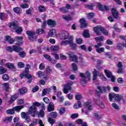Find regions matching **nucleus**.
I'll list each match as a JSON object with an SVG mask.
<instances>
[{"instance_id": "35", "label": "nucleus", "mask_w": 126, "mask_h": 126, "mask_svg": "<svg viewBox=\"0 0 126 126\" xmlns=\"http://www.w3.org/2000/svg\"><path fill=\"white\" fill-rule=\"evenodd\" d=\"M45 71L46 73H53V70L51 68V67L49 66L45 68Z\"/></svg>"}, {"instance_id": "11", "label": "nucleus", "mask_w": 126, "mask_h": 126, "mask_svg": "<svg viewBox=\"0 0 126 126\" xmlns=\"http://www.w3.org/2000/svg\"><path fill=\"white\" fill-rule=\"evenodd\" d=\"M86 74L80 73V75L82 79L81 80V84H82V86H85L86 85V80L87 79V77L85 75Z\"/></svg>"}, {"instance_id": "18", "label": "nucleus", "mask_w": 126, "mask_h": 126, "mask_svg": "<svg viewBox=\"0 0 126 126\" xmlns=\"http://www.w3.org/2000/svg\"><path fill=\"white\" fill-rule=\"evenodd\" d=\"M13 10L15 13H17V14H20L22 12V10L19 7H14Z\"/></svg>"}, {"instance_id": "50", "label": "nucleus", "mask_w": 126, "mask_h": 126, "mask_svg": "<svg viewBox=\"0 0 126 126\" xmlns=\"http://www.w3.org/2000/svg\"><path fill=\"white\" fill-rule=\"evenodd\" d=\"M36 33H38V34H43V33H45V31H44V29H39L36 30Z\"/></svg>"}, {"instance_id": "23", "label": "nucleus", "mask_w": 126, "mask_h": 126, "mask_svg": "<svg viewBox=\"0 0 126 126\" xmlns=\"http://www.w3.org/2000/svg\"><path fill=\"white\" fill-rule=\"evenodd\" d=\"M124 47H124V44L122 43L119 42L117 44L116 49H117V50H123V49H124Z\"/></svg>"}, {"instance_id": "43", "label": "nucleus", "mask_w": 126, "mask_h": 126, "mask_svg": "<svg viewBox=\"0 0 126 126\" xmlns=\"http://www.w3.org/2000/svg\"><path fill=\"white\" fill-rule=\"evenodd\" d=\"M60 11L61 12H63L64 13H66L68 12L67 10H66V8L63 7L59 8Z\"/></svg>"}, {"instance_id": "16", "label": "nucleus", "mask_w": 126, "mask_h": 126, "mask_svg": "<svg viewBox=\"0 0 126 126\" xmlns=\"http://www.w3.org/2000/svg\"><path fill=\"white\" fill-rule=\"evenodd\" d=\"M21 117L22 118V119H25V120L28 122H30V121H31V120L30 119V117H29V116H28V115L26 114L25 112H23L21 113Z\"/></svg>"}, {"instance_id": "30", "label": "nucleus", "mask_w": 126, "mask_h": 126, "mask_svg": "<svg viewBox=\"0 0 126 126\" xmlns=\"http://www.w3.org/2000/svg\"><path fill=\"white\" fill-rule=\"evenodd\" d=\"M7 70L5 69L3 66H0V74H3V73H5Z\"/></svg>"}, {"instance_id": "31", "label": "nucleus", "mask_w": 126, "mask_h": 126, "mask_svg": "<svg viewBox=\"0 0 126 126\" xmlns=\"http://www.w3.org/2000/svg\"><path fill=\"white\" fill-rule=\"evenodd\" d=\"M109 100H110V102H112V101H113V99H116V94H109Z\"/></svg>"}, {"instance_id": "4", "label": "nucleus", "mask_w": 126, "mask_h": 126, "mask_svg": "<svg viewBox=\"0 0 126 126\" xmlns=\"http://www.w3.org/2000/svg\"><path fill=\"white\" fill-rule=\"evenodd\" d=\"M73 35H71L70 37L69 40H63L61 42V45L63 46V45H70V46L73 49H76L77 48V45L75 43H73Z\"/></svg>"}, {"instance_id": "64", "label": "nucleus", "mask_w": 126, "mask_h": 126, "mask_svg": "<svg viewBox=\"0 0 126 126\" xmlns=\"http://www.w3.org/2000/svg\"><path fill=\"white\" fill-rule=\"evenodd\" d=\"M60 58L61 60H66V56L63 54V53H61L60 54Z\"/></svg>"}, {"instance_id": "3", "label": "nucleus", "mask_w": 126, "mask_h": 126, "mask_svg": "<svg viewBox=\"0 0 126 126\" xmlns=\"http://www.w3.org/2000/svg\"><path fill=\"white\" fill-rule=\"evenodd\" d=\"M93 30L96 35H97V36H100V35H101V32H102V33L104 34V35H105V36H108V31H106V30H105L103 27L96 26L93 28Z\"/></svg>"}, {"instance_id": "29", "label": "nucleus", "mask_w": 126, "mask_h": 126, "mask_svg": "<svg viewBox=\"0 0 126 126\" xmlns=\"http://www.w3.org/2000/svg\"><path fill=\"white\" fill-rule=\"evenodd\" d=\"M14 107L12 109H8L6 110L7 114H10V115H14L15 112L14 111Z\"/></svg>"}, {"instance_id": "38", "label": "nucleus", "mask_w": 126, "mask_h": 126, "mask_svg": "<svg viewBox=\"0 0 126 126\" xmlns=\"http://www.w3.org/2000/svg\"><path fill=\"white\" fill-rule=\"evenodd\" d=\"M65 108L64 107H62L59 110V114L60 115H63L65 113Z\"/></svg>"}, {"instance_id": "58", "label": "nucleus", "mask_w": 126, "mask_h": 126, "mask_svg": "<svg viewBox=\"0 0 126 126\" xmlns=\"http://www.w3.org/2000/svg\"><path fill=\"white\" fill-rule=\"evenodd\" d=\"M52 56H53L56 60H59L60 59V56H59V54L57 53H52Z\"/></svg>"}, {"instance_id": "57", "label": "nucleus", "mask_w": 126, "mask_h": 126, "mask_svg": "<svg viewBox=\"0 0 126 126\" xmlns=\"http://www.w3.org/2000/svg\"><path fill=\"white\" fill-rule=\"evenodd\" d=\"M71 118L73 120L74 119H77V118H78V113H75V114H73L71 115Z\"/></svg>"}, {"instance_id": "22", "label": "nucleus", "mask_w": 126, "mask_h": 126, "mask_svg": "<svg viewBox=\"0 0 126 126\" xmlns=\"http://www.w3.org/2000/svg\"><path fill=\"white\" fill-rule=\"evenodd\" d=\"M55 35V36L57 35V32H56V30L55 29H51L48 32V35L50 37H52V36H53Z\"/></svg>"}, {"instance_id": "32", "label": "nucleus", "mask_w": 126, "mask_h": 126, "mask_svg": "<svg viewBox=\"0 0 126 126\" xmlns=\"http://www.w3.org/2000/svg\"><path fill=\"white\" fill-rule=\"evenodd\" d=\"M115 100H117V101H121V100H123V96L115 94Z\"/></svg>"}, {"instance_id": "6", "label": "nucleus", "mask_w": 126, "mask_h": 126, "mask_svg": "<svg viewBox=\"0 0 126 126\" xmlns=\"http://www.w3.org/2000/svg\"><path fill=\"white\" fill-rule=\"evenodd\" d=\"M6 50L9 53H12V52H16V53H19V52H21L22 51V48L21 47H19L16 45H13L12 47L10 46H8L6 48Z\"/></svg>"}, {"instance_id": "21", "label": "nucleus", "mask_w": 126, "mask_h": 126, "mask_svg": "<svg viewBox=\"0 0 126 126\" xmlns=\"http://www.w3.org/2000/svg\"><path fill=\"white\" fill-rule=\"evenodd\" d=\"M47 24L48 25H51L52 26L55 27L57 25V23L56 22V21L50 19L47 21Z\"/></svg>"}, {"instance_id": "49", "label": "nucleus", "mask_w": 126, "mask_h": 126, "mask_svg": "<svg viewBox=\"0 0 126 126\" xmlns=\"http://www.w3.org/2000/svg\"><path fill=\"white\" fill-rule=\"evenodd\" d=\"M30 67H31L30 64H27L26 65V67L24 71L25 73H28V72H29V69L30 68Z\"/></svg>"}, {"instance_id": "61", "label": "nucleus", "mask_w": 126, "mask_h": 126, "mask_svg": "<svg viewBox=\"0 0 126 126\" xmlns=\"http://www.w3.org/2000/svg\"><path fill=\"white\" fill-rule=\"evenodd\" d=\"M82 38H77L76 39V43L77 44H78L79 45H81L82 44Z\"/></svg>"}, {"instance_id": "54", "label": "nucleus", "mask_w": 126, "mask_h": 126, "mask_svg": "<svg viewBox=\"0 0 126 126\" xmlns=\"http://www.w3.org/2000/svg\"><path fill=\"white\" fill-rule=\"evenodd\" d=\"M43 57L49 61V62H51L52 61V58H51V56L49 55H44Z\"/></svg>"}, {"instance_id": "36", "label": "nucleus", "mask_w": 126, "mask_h": 126, "mask_svg": "<svg viewBox=\"0 0 126 126\" xmlns=\"http://www.w3.org/2000/svg\"><path fill=\"white\" fill-rule=\"evenodd\" d=\"M2 78L3 80H4L5 81H7V80H9V76H8V75L6 74H5L2 75Z\"/></svg>"}, {"instance_id": "28", "label": "nucleus", "mask_w": 126, "mask_h": 126, "mask_svg": "<svg viewBox=\"0 0 126 126\" xmlns=\"http://www.w3.org/2000/svg\"><path fill=\"white\" fill-rule=\"evenodd\" d=\"M50 49L51 50V51H58L59 52L60 51V47H59V46H52L51 47H50Z\"/></svg>"}, {"instance_id": "1", "label": "nucleus", "mask_w": 126, "mask_h": 126, "mask_svg": "<svg viewBox=\"0 0 126 126\" xmlns=\"http://www.w3.org/2000/svg\"><path fill=\"white\" fill-rule=\"evenodd\" d=\"M23 39V38L22 37V36H16L15 37L14 39H13L11 38V37L8 35L6 36V41H7V42H8V43H9V44H10L11 45L13 44L15 41L16 42H18L15 43V45L17 46H17L18 47H20V46H21V45H22L23 43L22 42H21V41H22Z\"/></svg>"}, {"instance_id": "26", "label": "nucleus", "mask_w": 126, "mask_h": 126, "mask_svg": "<svg viewBox=\"0 0 126 126\" xmlns=\"http://www.w3.org/2000/svg\"><path fill=\"white\" fill-rule=\"evenodd\" d=\"M48 112H52V111H54V104L53 103L50 102L49 103L48 107Z\"/></svg>"}, {"instance_id": "24", "label": "nucleus", "mask_w": 126, "mask_h": 126, "mask_svg": "<svg viewBox=\"0 0 126 126\" xmlns=\"http://www.w3.org/2000/svg\"><path fill=\"white\" fill-rule=\"evenodd\" d=\"M96 51L98 54H102V53H103V52L105 51V48L104 47H101V48H95Z\"/></svg>"}, {"instance_id": "15", "label": "nucleus", "mask_w": 126, "mask_h": 126, "mask_svg": "<svg viewBox=\"0 0 126 126\" xmlns=\"http://www.w3.org/2000/svg\"><path fill=\"white\" fill-rule=\"evenodd\" d=\"M98 7L101 11H107V10H109V7L107 6H103L101 4H98Z\"/></svg>"}, {"instance_id": "55", "label": "nucleus", "mask_w": 126, "mask_h": 126, "mask_svg": "<svg viewBox=\"0 0 126 126\" xmlns=\"http://www.w3.org/2000/svg\"><path fill=\"white\" fill-rule=\"evenodd\" d=\"M94 117L96 119H97V120H100V119H102V115L98 113H95Z\"/></svg>"}, {"instance_id": "60", "label": "nucleus", "mask_w": 126, "mask_h": 126, "mask_svg": "<svg viewBox=\"0 0 126 126\" xmlns=\"http://www.w3.org/2000/svg\"><path fill=\"white\" fill-rule=\"evenodd\" d=\"M72 66L73 70H77L78 69L77 65H76L75 63H72Z\"/></svg>"}, {"instance_id": "42", "label": "nucleus", "mask_w": 126, "mask_h": 126, "mask_svg": "<svg viewBox=\"0 0 126 126\" xmlns=\"http://www.w3.org/2000/svg\"><path fill=\"white\" fill-rule=\"evenodd\" d=\"M5 66H7V67H8V68H13L14 67V64L11 63H7L5 64Z\"/></svg>"}, {"instance_id": "48", "label": "nucleus", "mask_w": 126, "mask_h": 126, "mask_svg": "<svg viewBox=\"0 0 126 126\" xmlns=\"http://www.w3.org/2000/svg\"><path fill=\"white\" fill-rule=\"evenodd\" d=\"M75 98L76 100L79 101V100H81V99H82V95L80 94H77L76 95Z\"/></svg>"}, {"instance_id": "45", "label": "nucleus", "mask_w": 126, "mask_h": 126, "mask_svg": "<svg viewBox=\"0 0 126 126\" xmlns=\"http://www.w3.org/2000/svg\"><path fill=\"white\" fill-rule=\"evenodd\" d=\"M38 9L40 12H44V11H46V8H45V6H40L38 7Z\"/></svg>"}, {"instance_id": "33", "label": "nucleus", "mask_w": 126, "mask_h": 126, "mask_svg": "<svg viewBox=\"0 0 126 126\" xmlns=\"http://www.w3.org/2000/svg\"><path fill=\"white\" fill-rule=\"evenodd\" d=\"M17 98H18V96L17 95V94H14L13 96H11V100H10V103H13V101H15Z\"/></svg>"}, {"instance_id": "41", "label": "nucleus", "mask_w": 126, "mask_h": 126, "mask_svg": "<svg viewBox=\"0 0 126 126\" xmlns=\"http://www.w3.org/2000/svg\"><path fill=\"white\" fill-rule=\"evenodd\" d=\"M19 56L20 58H25L26 53L24 51L19 52Z\"/></svg>"}, {"instance_id": "9", "label": "nucleus", "mask_w": 126, "mask_h": 126, "mask_svg": "<svg viewBox=\"0 0 126 126\" xmlns=\"http://www.w3.org/2000/svg\"><path fill=\"white\" fill-rule=\"evenodd\" d=\"M71 36V35L69 36V34H68L67 32H64L61 35V38L62 39V40H65V41H69Z\"/></svg>"}, {"instance_id": "34", "label": "nucleus", "mask_w": 126, "mask_h": 126, "mask_svg": "<svg viewBox=\"0 0 126 126\" xmlns=\"http://www.w3.org/2000/svg\"><path fill=\"white\" fill-rule=\"evenodd\" d=\"M62 17H63V19H64L65 20H67V21L72 20V17H71L70 16H67L63 15L62 16Z\"/></svg>"}, {"instance_id": "63", "label": "nucleus", "mask_w": 126, "mask_h": 126, "mask_svg": "<svg viewBox=\"0 0 126 126\" xmlns=\"http://www.w3.org/2000/svg\"><path fill=\"white\" fill-rule=\"evenodd\" d=\"M93 16H94V13H89L88 14V18L89 19H91Z\"/></svg>"}, {"instance_id": "19", "label": "nucleus", "mask_w": 126, "mask_h": 126, "mask_svg": "<svg viewBox=\"0 0 126 126\" xmlns=\"http://www.w3.org/2000/svg\"><path fill=\"white\" fill-rule=\"evenodd\" d=\"M104 73L106 74L107 77L108 78H111L112 76H113L112 74V72L110 71V70L105 69L104 70Z\"/></svg>"}, {"instance_id": "51", "label": "nucleus", "mask_w": 126, "mask_h": 126, "mask_svg": "<svg viewBox=\"0 0 126 126\" xmlns=\"http://www.w3.org/2000/svg\"><path fill=\"white\" fill-rule=\"evenodd\" d=\"M17 65L19 68H23L24 67V63L23 62H19Z\"/></svg>"}, {"instance_id": "53", "label": "nucleus", "mask_w": 126, "mask_h": 126, "mask_svg": "<svg viewBox=\"0 0 126 126\" xmlns=\"http://www.w3.org/2000/svg\"><path fill=\"white\" fill-rule=\"evenodd\" d=\"M112 106L114 109H116V110H120V107H119V105H118V104H117L116 103H112Z\"/></svg>"}, {"instance_id": "52", "label": "nucleus", "mask_w": 126, "mask_h": 126, "mask_svg": "<svg viewBox=\"0 0 126 126\" xmlns=\"http://www.w3.org/2000/svg\"><path fill=\"white\" fill-rule=\"evenodd\" d=\"M50 116L52 118H57L58 117V113L56 112H52L50 113Z\"/></svg>"}, {"instance_id": "2", "label": "nucleus", "mask_w": 126, "mask_h": 126, "mask_svg": "<svg viewBox=\"0 0 126 126\" xmlns=\"http://www.w3.org/2000/svg\"><path fill=\"white\" fill-rule=\"evenodd\" d=\"M19 25V23L17 21L11 22L8 24L9 27L12 28V29H14L15 32L17 33V34H20L22 32V28L21 27L18 26Z\"/></svg>"}, {"instance_id": "44", "label": "nucleus", "mask_w": 126, "mask_h": 126, "mask_svg": "<svg viewBox=\"0 0 126 126\" xmlns=\"http://www.w3.org/2000/svg\"><path fill=\"white\" fill-rule=\"evenodd\" d=\"M3 87L5 88L6 91H8V88H9V85L7 83H5L2 84Z\"/></svg>"}, {"instance_id": "25", "label": "nucleus", "mask_w": 126, "mask_h": 126, "mask_svg": "<svg viewBox=\"0 0 126 126\" xmlns=\"http://www.w3.org/2000/svg\"><path fill=\"white\" fill-rule=\"evenodd\" d=\"M50 90V89H48V88L44 89L42 91V95L45 96V95H47L48 93H49Z\"/></svg>"}, {"instance_id": "47", "label": "nucleus", "mask_w": 126, "mask_h": 126, "mask_svg": "<svg viewBox=\"0 0 126 126\" xmlns=\"http://www.w3.org/2000/svg\"><path fill=\"white\" fill-rule=\"evenodd\" d=\"M86 21L84 19H81L80 20V23L81 25H82V26H84L85 27H86V24H85Z\"/></svg>"}, {"instance_id": "46", "label": "nucleus", "mask_w": 126, "mask_h": 126, "mask_svg": "<svg viewBox=\"0 0 126 126\" xmlns=\"http://www.w3.org/2000/svg\"><path fill=\"white\" fill-rule=\"evenodd\" d=\"M48 120L49 123L52 126H53V125L56 123V121L54 119L50 117L48 118Z\"/></svg>"}, {"instance_id": "10", "label": "nucleus", "mask_w": 126, "mask_h": 126, "mask_svg": "<svg viewBox=\"0 0 126 126\" xmlns=\"http://www.w3.org/2000/svg\"><path fill=\"white\" fill-rule=\"evenodd\" d=\"M26 34L28 35V39L30 41H34V36H33L35 34V32L34 31H27Z\"/></svg>"}, {"instance_id": "27", "label": "nucleus", "mask_w": 126, "mask_h": 126, "mask_svg": "<svg viewBox=\"0 0 126 126\" xmlns=\"http://www.w3.org/2000/svg\"><path fill=\"white\" fill-rule=\"evenodd\" d=\"M19 91L21 95H23V94H25L27 92V89L26 88H23L19 90Z\"/></svg>"}, {"instance_id": "7", "label": "nucleus", "mask_w": 126, "mask_h": 126, "mask_svg": "<svg viewBox=\"0 0 126 126\" xmlns=\"http://www.w3.org/2000/svg\"><path fill=\"white\" fill-rule=\"evenodd\" d=\"M97 89L99 91L102 93V92H104V93H107L108 92L111 91V87L110 86H107L106 87H100L98 86Z\"/></svg>"}, {"instance_id": "12", "label": "nucleus", "mask_w": 126, "mask_h": 126, "mask_svg": "<svg viewBox=\"0 0 126 126\" xmlns=\"http://www.w3.org/2000/svg\"><path fill=\"white\" fill-rule=\"evenodd\" d=\"M68 55L69 56L70 60H71L72 62H75V63L77 62V56L75 55L73 53L69 52L68 53Z\"/></svg>"}, {"instance_id": "20", "label": "nucleus", "mask_w": 126, "mask_h": 126, "mask_svg": "<svg viewBox=\"0 0 126 126\" xmlns=\"http://www.w3.org/2000/svg\"><path fill=\"white\" fill-rule=\"evenodd\" d=\"M93 73H94L93 80L94 81H95V80L97 79V78L98 77V75H99V74H100V73H98V71L96 70V69H94Z\"/></svg>"}, {"instance_id": "14", "label": "nucleus", "mask_w": 126, "mask_h": 126, "mask_svg": "<svg viewBox=\"0 0 126 126\" xmlns=\"http://www.w3.org/2000/svg\"><path fill=\"white\" fill-rule=\"evenodd\" d=\"M112 14L114 18H119V12L115 8L112 9Z\"/></svg>"}, {"instance_id": "40", "label": "nucleus", "mask_w": 126, "mask_h": 126, "mask_svg": "<svg viewBox=\"0 0 126 126\" xmlns=\"http://www.w3.org/2000/svg\"><path fill=\"white\" fill-rule=\"evenodd\" d=\"M20 6L21 8H28V7H29V5L27 3H22L20 5Z\"/></svg>"}, {"instance_id": "5", "label": "nucleus", "mask_w": 126, "mask_h": 126, "mask_svg": "<svg viewBox=\"0 0 126 126\" xmlns=\"http://www.w3.org/2000/svg\"><path fill=\"white\" fill-rule=\"evenodd\" d=\"M40 105H41V104L38 102H33L32 106L30 107L28 114L31 115L32 114H35L36 112H37V107H36V106H40Z\"/></svg>"}, {"instance_id": "59", "label": "nucleus", "mask_w": 126, "mask_h": 126, "mask_svg": "<svg viewBox=\"0 0 126 126\" xmlns=\"http://www.w3.org/2000/svg\"><path fill=\"white\" fill-rule=\"evenodd\" d=\"M98 76H101V78L102 80H103V81H106V80H107V78L104 76L102 73H100L98 74Z\"/></svg>"}, {"instance_id": "13", "label": "nucleus", "mask_w": 126, "mask_h": 126, "mask_svg": "<svg viewBox=\"0 0 126 126\" xmlns=\"http://www.w3.org/2000/svg\"><path fill=\"white\" fill-rule=\"evenodd\" d=\"M85 108L87 110L86 114L87 115V112H88V111H91V110H92V104H91V103L90 102H86L85 103Z\"/></svg>"}, {"instance_id": "37", "label": "nucleus", "mask_w": 126, "mask_h": 126, "mask_svg": "<svg viewBox=\"0 0 126 126\" xmlns=\"http://www.w3.org/2000/svg\"><path fill=\"white\" fill-rule=\"evenodd\" d=\"M95 41H96V42H101L104 40V36H100L98 37H96L95 38Z\"/></svg>"}, {"instance_id": "62", "label": "nucleus", "mask_w": 126, "mask_h": 126, "mask_svg": "<svg viewBox=\"0 0 126 126\" xmlns=\"http://www.w3.org/2000/svg\"><path fill=\"white\" fill-rule=\"evenodd\" d=\"M39 68L40 70H43L45 68V65L43 63L39 64Z\"/></svg>"}, {"instance_id": "39", "label": "nucleus", "mask_w": 126, "mask_h": 126, "mask_svg": "<svg viewBox=\"0 0 126 126\" xmlns=\"http://www.w3.org/2000/svg\"><path fill=\"white\" fill-rule=\"evenodd\" d=\"M84 36L85 37V38H89L90 36V35L89 34V32L87 30H85L83 33Z\"/></svg>"}, {"instance_id": "56", "label": "nucleus", "mask_w": 126, "mask_h": 126, "mask_svg": "<svg viewBox=\"0 0 126 126\" xmlns=\"http://www.w3.org/2000/svg\"><path fill=\"white\" fill-rule=\"evenodd\" d=\"M24 74L26 78H28V79H31L32 78V76L30 74H29L28 73H26L25 72H24Z\"/></svg>"}, {"instance_id": "17", "label": "nucleus", "mask_w": 126, "mask_h": 126, "mask_svg": "<svg viewBox=\"0 0 126 126\" xmlns=\"http://www.w3.org/2000/svg\"><path fill=\"white\" fill-rule=\"evenodd\" d=\"M13 108H14V111H16V112H17V113H19V112H20V110H22V109L24 108V106L19 105V106H15Z\"/></svg>"}, {"instance_id": "8", "label": "nucleus", "mask_w": 126, "mask_h": 126, "mask_svg": "<svg viewBox=\"0 0 126 126\" xmlns=\"http://www.w3.org/2000/svg\"><path fill=\"white\" fill-rule=\"evenodd\" d=\"M72 83H67L66 85H64V88L63 90V91L64 94H67L68 93L69 90L71 89V85Z\"/></svg>"}]
</instances>
